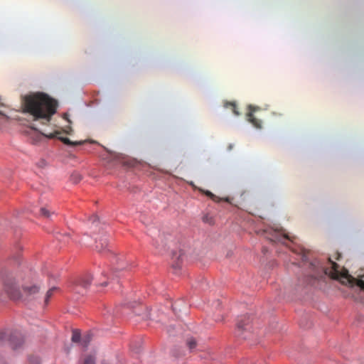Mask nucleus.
<instances>
[{
    "instance_id": "1",
    "label": "nucleus",
    "mask_w": 364,
    "mask_h": 364,
    "mask_svg": "<svg viewBox=\"0 0 364 364\" xmlns=\"http://www.w3.org/2000/svg\"><path fill=\"white\" fill-rule=\"evenodd\" d=\"M25 109L35 119H43L48 124L56 112V102L43 93H37L25 97Z\"/></svg>"
},
{
    "instance_id": "2",
    "label": "nucleus",
    "mask_w": 364,
    "mask_h": 364,
    "mask_svg": "<svg viewBox=\"0 0 364 364\" xmlns=\"http://www.w3.org/2000/svg\"><path fill=\"white\" fill-rule=\"evenodd\" d=\"M328 262L330 267L325 268L324 272L326 274H329L332 278L338 279L341 278L343 280L342 283L349 284L350 287L355 285L359 287L362 290L364 291V281L362 279H358L350 275L347 270L341 272L339 270L338 264L333 261L331 257L328 258Z\"/></svg>"
},
{
    "instance_id": "3",
    "label": "nucleus",
    "mask_w": 364,
    "mask_h": 364,
    "mask_svg": "<svg viewBox=\"0 0 364 364\" xmlns=\"http://www.w3.org/2000/svg\"><path fill=\"white\" fill-rule=\"evenodd\" d=\"M4 289L9 297L13 300H18L23 296H28L38 292L39 288L37 286L25 287L23 292L20 290L14 279L9 278L5 281Z\"/></svg>"
},
{
    "instance_id": "4",
    "label": "nucleus",
    "mask_w": 364,
    "mask_h": 364,
    "mask_svg": "<svg viewBox=\"0 0 364 364\" xmlns=\"http://www.w3.org/2000/svg\"><path fill=\"white\" fill-rule=\"evenodd\" d=\"M9 341L13 348L20 347L24 341L22 333L17 330L0 331V344Z\"/></svg>"
},
{
    "instance_id": "5",
    "label": "nucleus",
    "mask_w": 364,
    "mask_h": 364,
    "mask_svg": "<svg viewBox=\"0 0 364 364\" xmlns=\"http://www.w3.org/2000/svg\"><path fill=\"white\" fill-rule=\"evenodd\" d=\"M237 331L240 336H242L244 331H249L251 330V320L249 316L243 315L237 318Z\"/></svg>"
},
{
    "instance_id": "6",
    "label": "nucleus",
    "mask_w": 364,
    "mask_h": 364,
    "mask_svg": "<svg viewBox=\"0 0 364 364\" xmlns=\"http://www.w3.org/2000/svg\"><path fill=\"white\" fill-rule=\"evenodd\" d=\"M31 132L30 133V137L33 144H38L43 140L45 138L53 139L58 134V132L50 134L48 135L45 134L42 132H38L36 128L31 127Z\"/></svg>"
},
{
    "instance_id": "7",
    "label": "nucleus",
    "mask_w": 364,
    "mask_h": 364,
    "mask_svg": "<svg viewBox=\"0 0 364 364\" xmlns=\"http://www.w3.org/2000/svg\"><path fill=\"white\" fill-rule=\"evenodd\" d=\"M259 109V107L250 105L248 106V112L246 114L247 120L257 129L262 128V121L255 117L253 113Z\"/></svg>"
},
{
    "instance_id": "8",
    "label": "nucleus",
    "mask_w": 364,
    "mask_h": 364,
    "mask_svg": "<svg viewBox=\"0 0 364 364\" xmlns=\"http://www.w3.org/2000/svg\"><path fill=\"white\" fill-rule=\"evenodd\" d=\"M92 280L91 275H87L85 277L82 279L79 284L75 285L73 288V291L78 294H84L86 289L90 286Z\"/></svg>"
},
{
    "instance_id": "9",
    "label": "nucleus",
    "mask_w": 364,
    "mask_h": 364,
    "mask_svg": "<svg viewBox=\"0 0 364 364\" xmlns=\"http://www.w3.org/2000/svg\"><path fill=\"white\" fill-rule=\"evenodd\" d=\"M108 245L107 238L105 237H101L99 240L96 241L95 248L98 252H103Z\"/></svg>"
},
{
    "instance_id": "10",
    "label": "nucleus",
    "mask_w": 364,
    "mask_h": 364,
    "mask_svg": "<svg viewBox=\"0 0 364 364\" xmlns=\"http://www.w3.org/2000/svg\"><path fill=\"white\" fill-rule=\"evenodd\" d=\"M58 134L55 137H57L58 139H60L62 142H63L65 144L68 146H77V145H81L84 142L82 141H72L68 137H62L59 135L61 134L60 132H58Z\"/></svg>"
},
{
    "instance_id": "11",
    "label": "nucleus",
    "mask_w": 364,
    "mask_h": 364,
    "mask_svg": "<svg viewBox=\"0 0 364 364\" xmlns=\"http://www.w3.org/2000/svg\"><path fill=\"white\" fill-rule=\"evenodd\" d=\"M95 355L87 354L82 358L80 364H95Z\"/></svg>"
},
{
    "instance_id": "12",
    "label": "nucleus",
    "mask_w": 364,
    "mask_h": 364,
    "mask_svg": "<svg viewBox=\"0 0 364 364\" xmlns=\"http://www.w3.org/2000/svg\"><path fill=\"white\" fill-rule=\"evenodd\" d=\"M186 344L190 350H193L197 346V342L194 338H188Z\"/></svg>"
},
{
    "instance_id": "13",
    "label": "nucleus",
    "mask_w": 364,
    "mask_h": 364,
    "mask_svg": "<svg viewBox=\"0 0 364 364\" xmlns=\"http://www.w3.org/2000/svg\"><path fill=\"white\" fill-rule=\"evenodd\" d=\"M225 107H230L232 109L233 113L235 115L238 116L240 114V113H239V112L237 110V105H236V104L235 102H227L225 104Z\"/></svg>"
},
{
    "instance_id": "14",
    "label": "nucleus",
    "mask_w": 364,
    "mask_h": 364,
    "mask_svg": "<svg viewBox=\"0 0 364 364\" xmlns=\"http://www.w3.org/2000/svg\"><path fill=\"white\" fill-rule=\"evenodd\" d=\"M56 289H57L55 287H53V288L50 289L47 291L46 295V298H45V303L46 304L48 303L49 299L51 297V296L53 295V292L56 291Z\"/></svg>"
},
{
    "instance_id": "15",
    "label": "nucleus",
    "mask_w": 364,
    "mask_h": 364,
    "mask_svg": "<svg viewBox=\"0 0 364 364\" xmlns=\"http://www.w3.org/2000/svg\"><path fill=\"white\" fill-rule=\"evenodd\" d=\"M141 309L146 310V312L142 314H140L139 313H137V315L138 316H141L142 319H149V318H150V313L148 311V309L146 307H145V306H141Z\"/></svg>"
},
{
    "instance_id": "16",
    "label": "nucleus",
    "mask_w": 364,
    "mask_h": 364,
    "mask_svg": "<svg viewBox=\"0 0 364 364\" xmlns=\"http://www.w3.org/2000/svg\"><path fill=\"white\" fill-rule=\"evenodd\" d=\"M40 212L41 215L45 218H49L52 213L47 208H41Z\"/></svg>"
},
{
    "instance_id": "17",
    "label": "nucleus",
    "mask_w": 364,
    "mask_h": 364,
    "mask_svg": "<svg viewBox=\"0 0 364 364\" xmlns=\"http://www.w3.org/2000/svg\"><path fill=\"white\" fill-rule=\"evenodd\" d=\"M287 239L289 240H292V239L286 234H284L282 236H281L279 237H275L274 239H272V240L274 242L278 241V242H283V240H287Z\"/></svg>"
},
{
    "instance_id": "18",
    "label": "nucleus",
    "mask_w": 364,
    "mask_h": 364,
    "mask_svg": "<svg viewBox=\"0 0 364 364\" xmlns=\"http://www.w3.org/2000/svg\"><path fill=\"white\" fill-rule=\"evenodd\" d=\"M80 333L77 332V331H74L73 332V335H72V341L73 342H78V341H80Z\"/></svg>"
},
{
    "instance_id": "19",
    "label": "nucleus",
    "mask_w": 364,
    "mask_h": 364,
    "mask_svg": "<svg viewBox=\"0 0 364 364\" xmlns=\"http://www.w3.org/2000/svg\"><path fill=\"white\" fill-rule=\"evenodd\" d=\"M82 177L79 173H73L71 176V179L73 181V183H78L81 180Z\"/></svg>"
},
{
    "instance_id": "20",
    "label": "nucleus",
    "mask_w": 364,
    "mask_h": 364,
    "mask_svg": "<svg viewBox=\"0 0 364 364\" xmlns=\"http://www.w3.org/2000/svg\"><path fill=\"white\" fill-rule=\"evenodd\" d=\"M205 194L206 196H208V197H210V198L212 200H215V199H216V198H217V197H216L213 193H211L210 191H206L205 192Z\"/></svg>"
},
{
    "instance_id": "21",
    "label": "nucleus",
    "mask_w": 364,
    "mask_h": 364,
    "mask_svg": "<svg viewBox=\"0 0 364 364\" xmlns=\"http://www.w3.org/2000/svg\"><path fill=\"white\" fill-rule=\"evenodd\" d=\"M90 220L92 223H97L98 221V217L97 215H92Z\"/></svg>"
},
{
    "instance_id": "22",
    "label": "nucleus",
    "mask_w": 364,
    "mask_h": 364,
    "mask_svg": "<svg viewBox=\"0 0 364 364\" xmlns=\"http://www.w3.org/2000/svg\"><path fill=\"white\" fill-rule=\"evenodd\" d=\"M96 283H97V284H100V285H102V286H106V285L107 284V281H104V282H101V283H100V282H99L98 281H96Z\"/></svg>"
},
{
    "instance_id": "23",
    "label": "nucleus",
    "mask_w": 364,
    "mask_h": 364,
    "mask_svg": "<svg viewBox=\"0 0 364 364\" xmlns=\"http://www.w3.org/2000/svg\"><path fill=\"white\" fill-rule=\"evenodd\" d=\"M336 257H335L336 259L338 260L341 257V254L338 252H336Z\"/></svg>"
},
{
    "instance_id": "24",
    "label": "nucleus",
    "mask_w": 364,
    "mask_h": 364,
    "mask_svg": "<svg viewBox=\"0 0 364 364\" xmlns=\"http://www.w3.org/2000/svg\"><path fill=\"white\" fill-rule=\"evenodd\" d=\"M101 364H112V363H111L108 360H103Z\"/></svg>"
},
{
    "instance_id": "25",
    "label": "nucleus",
    "mask_w": 364,
    "mask_h": 364,
    "mask_svg": "<svg viewBox=\"0 0 364 364\" xmlns=\"http://www.w3.org/2000/svg\"><path fill=\"white\" fill-rule=\"evenodd\" d=\"M4 106L2 103L0 102V107Z\"/></svg>"
},
{
    "instance_id": "26",
    "label": "nucleus",
    "mask_w": 364,
    "mask_h": 364,
    "mask_svg": "<svg viewBox=\"0 0 364 364\" xmlns=\"http://www.w3.org/2000/svg\"><path fill=\"white\" fill-rule=\"evenodd\" d=\"M0 114H2V115H4V114H3V113H2L1 112H0Z\"/></svg>"
}]
</instances>
